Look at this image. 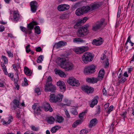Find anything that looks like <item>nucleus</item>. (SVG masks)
<instances>
[{"instance_id": "1", "label": "nucleus", "mask_w": 134, "mask_h": 134, "mask_svg": "<svg viewBox=\"0 0 134 134\" xmlns=\"http://www.w3.org/2000/svg\"><path fill=\"white\" fill-rule=\"evenodd\" d=\"M94 55L89 52L84 53L81 59L83 62L85 64H87L89 62L92 61L93 59Z\"/></svg>"}, {"instance_id": "2", "label": "nucleus", "mask_w": 134, "mask_h": 134, "mask_svg": "<svg viewBox=\"0 0 134 134\" xmlns=\"http://www.w3.org/2000/svg\"><path fill=\"white\" fill-rule=\"evenodd\" d=\"M37 24L38 23L36 22L33 21L28 24L27 29H26L25 27L23 26L20 27V29L23 32L30 34L32 33L31 31L33 29L34 25Z\"/></svg>"}, {"instance_id": "3", "label": "nucleus", "mask_w": 134, "mask_h": 134, "mask_svg": "<svg viewBox=\"0 0 134 134\" xmlns=\"http://www.w3.org/2000/svg\"><path fill=\"white\" fill-rule=\"evenodd\" d=\"M63 96L62 94H58L55 95L51 94L50 95L49 101L52 103L60 102L62 101Z\"/></svg>"}, {"instance_id": "4", "label": "nucleus", "mask_w": 134, "mask_h": 134, "mask_svg": "<svg viewBox=\"0 0 134 134\" xmlns=\"http://www.w3.org/2000/svg\"><path fill=\"white\" fill-rule=\"evenodd\" d=\"M95 65H93L86 66L85 68L84 72L85 75H90L95 71Z\"/></svg>"}, {"instance_id": "5", "label": "nucleus", "mask_w": 134, "mask_h": 134, "mask_svg": "<svg viewBox=\"0 0 134 134\" xmlns=\"http://www.w3.org/2000/svg\"><path fill=\"white\" fill-rule=\"evenodd\" d=\"M89 33V31L87 27L82 26L78 30L77 35L79 37H82L85 36Z\"/></svg>"}, {"instance_id": "6", "label": "nucleus", "mask_w": 134, "mask_h": 134, "mask_svg": "<svg viewBox=\"0 0 134 134\" xmlns=\"http://www.w3.org/2000/svg\"><path fill=\"white\" fill-rule=\"evenodd\" d=\"M104 21V19L94 23L92 26V30L94 31H96L100 29Z\"/></svg>"}, {"instance_id": "7", "label": "nucleus", "mask_w": 134, "mask_h": 134, "mask_svg": "<svg viewBox=\"0 0 134 134\" xmlns=\"http://www.w3.org/2000/svg\"><path fill=\"white\" fill-rule=\"evenodd\" d=\"M88 49V47L87 46H82L74 49V51L76 53L80 54L87 51Z\"/></svg>"}, {"instance_id": "8", "label": "nucleus", "mask_w": 134, "mask_h": 134, "mask_svg": "<svg viewBox=\"0 0 134 134\" xmlns=\"http://www.w3.org/2000/svg\"><path fill=\"white\" fill-rule=\"evenodd\" d=\"M67 82L72 86H77L80 84V83L79 82V81L76 80L73 77H70L68 80Z\"/></svg>"}, {"instance_id": "9", "label": "nucleus", "mask_w": 134, "mask_h": 134, "mask_svg": "<svg viewBox=\"0 0 134 134\" xmlns=\"http://www.w3.org/2000/svg\"><path fill=\"white\" fill-rule=\"evenodd\" d=\"M81 89L82 91L88 94L92 93L94 91L93 88L87 85L82 86Z\"/></svg>"}, {"instance_id": "10", "label": "nucleus", "mask_w": 134, "mask_h": 134, "mask_svg": "<svg viewBox=\"0 0 134 134\" xmlns=\"http://www.w3.org/2000/svg\"><path fill=\"white\" fill-rule=\"evenodd\" d=\"M56 86L52 84L51 85H49L48 86L45 85L44 90L46 92H54L56 90Z\"/></svg>"}, {"instance_id": "11", "label": "nucleus", "mask_w": 134, "mask_h": 134, "mask_svg": "<svg viewBox=\"0 0 134 134\" xmlns=\"http://www.w3.org/2000/svg\"><path fill=\"white\" fill-rule=\"evenodd\" d=\"M57 85L59 87L60 91L63 92L65 91L66 86L64 82L59 80L57 82Z\"/></svg>"}, {"instance_id": "12", "label": "nucleus", "mask_w": 134, "mask_h": 134, "mask_svg": "<svg viewBox=\"0 0 134 134\" xmlns=\"http://www.w3.org/2000/svg\"><path fill=\"white\" fill-rule=\"evenodd\" d=\"M66 61L65 58L59 57L57 58L56 62L60 67L63 68L66 63Z\"/></svg>"}, {"instance_id": "13", "label": "nucleus", "mask_w": 134, "mask_h": 134, "mask_svg": "<svg viewBox=\"0 0 134 134\" xmlns=\"http://www.w3.org/2000/svg\"><path fill=\"white\" fill-rule=\"evenodd\" d=\"M30 6L31 10L32 12L33 13L36 12L37 6V3L36 1H31L30 3Z\"/></svg>"}, {"instance_id": "14", "label": "nucleus", "mask_w": 134, "mask_h": 134, "mask_svg": "<svg viewBox=\"0 0 134 134\" xmlns=\"http://www.w3.org/2000/svg\"><path fill=\"white\" fill-rule=\"evenodd\" d=\"M69 8V5L65 4L59 5L57 7L58 10L59 11L66 10H68Z\"/></svg>"}, {"instance_id": "15", "label": "nucleus", "mask_w": 134, "mask_h": 134, "mask_svg": "<svg viewBox=\"0 0 134 134\" xmlns=\"http://www.w3.org/2000/svg\"><path fill=\"white\" fill-rule=\"evenodd\" d=\"M90 5L91 8V11L92 12L100 7L101 5V4L98 2H95L91 3Z\"/></svg>"}, {"instance_id": "16", "label": "nucleus", "mask_w": 134, "mask_h": 134, "mask_svg": "<svg viewBox=\"0 0 134 134\" xmlns=\"http://www.w3.org/2000/svg\"><path fill=\"white\" fill-rule=\"evenodd\" d=\"M73 67V65L71 63L66 62L63 68L66 71H69L72 69Z\"/></svg>"}, {"instance_id": "17", "label": "nucleus", "mask_w": 134, "mask_h": 134, "mask_svg": "<svg viewBox=\"0 0 134 134\" xmlns=\"http://www.w3.org/2000/svg\"><path fill=\"white\" fill-rule=\"evenodd\" d=\"M66 42L63 41H60L56 43L54 47H55L56 49H58L61 47H63L66 44Z\"/></svg>"}, {"instance_id": "18", "label": "nucleus", "mask_w": 134, "mask_h": 134, "mask_svg": "<svg viewBox=\"0 0 134 134\" xmlns=\"http://www.w3.org/2000/svg\"><path fill=\"white\" fill-rule=\"evenodd\" d=\"M13 103L14 104L11 107V108L12 110H15L16 107L19 108L20 103L18 100L16 99H14L13 101Z\"/></svg>"}, {"instance_id": "19", "label": "nucleus", "mask_w": 134, "mask_h": 134, "mask_svg": "<svg viewBox=\"0 0 134 134\" xmlns=\"http://www.w3.org/2000/svg\"><path fill=\"white\" fill-rule=\"evenodd\" d=\"M44 108L45 110L46 111H49L51 112L53 110V109L51 107L50 104L47 102H46L44 103Z\"/></svg>"}, {"instance_id": "20", "label": "nucleus", "mask_w": 134, "mask_h": 134, "mask_svg": "<svg viewBox=\"0 0 134 134\" xmlns=\"http://www.w3.org/2000/svg\"><path fill=\"white\" fill-rule=\"evenodd\" d=\"M99 38L100 39L97 40L96 39L93 40L92 42V44L96 46H99L102 43L103 40L101 37H100Z\"/></svg>"}, {"instance_id": "21", "label": "nucleus", "mask_w": 134, "mask_h": 134, "mask_svg": "<svg viewBox=\"0 0 134 134\" xmlns=\"http://www.w3.org/2000/svg\"><path fill=\"white\" fill-rule=\"evenodd\" d=\"M98 123V120L96 118H94L91 120L89 123V126L91 128L95 126Z\"/></svg>"}, {"instance_id": "22", "label": "nucleus", "mask_w": 134, "mask_h": 134, "mask_svg": "<svg viewBox=\"0 0 134 134\" xmlns=\"http://www.w3.org/2000/svg\"><path fill=\"white\" fill-rule=\"evenodd\" d=\"M54 71L56 74H58L61 77H63L65 76L64 73L60 70L56 68L54 70Z\"/></svg>"}, {"instance_id": "23", "label": "nucleus", "mask_w": 134, "mask_h": 134, "mask_svg": "<svg viewBox=\"0 0 134 134\" xmlns=\"http://www.w3.org/2000/svg\"><path fill=\"white\" fill-rule=\"evenodd\" d=\"M98 99L97 97H96L93 99L91 104H90V106L91 107L93 108L95 105H97L98 102Z\"/></svg>"}, {"instance_id": "24", "label": "nucleus", "mask_w": 134, "mask_h": 134, "mask_svg": "<svg viewBox=\"0 0 134 134\" xmlns=\"http://www.w3.org/2000/svg\"><path fill=\"white\" fill-rule=\"evenodd\" d=\"M87 19V18L86 17H85L82 19H81L79 20L76 24L74 26H77L80 25L81 24L85 23L86 22Z\"/></svg>"}, {"instance_id": "25", "label": "nucleus", "mask_w": 134, "mask_h": 134, "mask_svg": "<svg viewBox=\"0 0 134 134\" xmlns=\"http://www.w3.org/2000/svg\"><path fill=\"white\" fill-rule=\"evenodd\" d=\"M19 14L18 12L14 11L13 12V18L14 20L17 21L19 20Z\"/></svg>"}, {"instance_id": "26", "label": "nucleus", "mask_w": 134, "mask_h": 134, "mask_svg": "<svg viewBox=\"0 0 134 134\" xmlns=\"http://www.w3.org/2000/svg\"><path fill=\"white\" fill-rule=\"evenodd\" d=\"M84 13L83 10L81 8H79L76 10L75 14L77 16H80L83 14Z\"/></svg>"}, {"instance_id": "27", "label": "nucleus", "mask_w": 134, "mask_h": 134, "mask_svg": "<svg viewBox=\"0 0 134 134\" xmlns=\"http://www.w3.org/2000/svg\"><path fill=\"white\" fill-rule=\"evenodd\" d=\"M42 108L41 107L39 106L37 108L35 109L34 110V114L37 115H40L42 111Z\"/></svg>"}, {"instance_id": "28", "label": "nucleus", "mask_w": 134, "mask_h": 134, "mask_svg": "<svg viewBox=\"0 0 134 134\" xmlns=\"http://www.w3.org/2000/svg\"><path fill=\"white\" fill-rule=\"evenodd\" d=\"M9 119L8 121H6L5 120H4L2 121L3 124V125H7L8 124H10V122L12 121L13 120V118L12 116L11 115H10L9 116Z\"/></svg>"}, {"instance_id": "29", "label": "nucleus", "mask_w": 134, "mask_h": 134, "mask_svg": "<svg viewBox=\"0 0 134 134\" xmlns=\"http://www.w3.org/2000/svg\"><path fill=\"white\" fill-rule=\"evenodd\" d=\"M82 8L84 13H87L88 12H91L90 5V6H87L85 7H82Z\"/></svg>"}, {"instance_id": "30", "label": "nucleus", "mask_w": 134, "mask_h": 134, "mask_svg": "<svg viewBox=\"0 0 134 134\" xmlns=\"http://www.w3.org/2000/svg\"><path fill=\"white\" fill-rule=\"evenodd\" d=\"M64 119L62 116H57L55 118V121L59 123L63 122Z\"/></svg>"}, {"instance_id": "31", "label": "nucleus", "mask_w": 134, "mask_h": 134, "mask_svg": "<svg viewBox=\"0 0 134 134\" xmlns=\"http://www.w3.org/2000/svg\"><path fill=\"white\" fill-rule=\"evenodd\" d=\"M24 71L25 74L28 76H30L31 74V70L26 66L24 67Z\"/></svg>"}, {"instance_id": "32", "label": "nucleus", "mask_w": 134, "mask_h": 134, "mask_svg": "<svg viewBox=\"0 0 134 134\" xmlns=\"http://www.w3.org/2000/svg\"><path fill=\"white\" fill-rule=\"evenodd\" d=\"M47 122L50 124H53L55 120V119L53 116L48 117L47 119Z\"/></svg>"}, {"instance_id": "33", "label": "nucleus", "mask_w": 134, "mask_h": 134, "mask_svg": "<svg viewBox=\"0 0 134 134\" xmlns=\"http://www.w3.org/2000/svg\"><path fill=\"white\" fill-rule=\"evenodd\" d=\"M73 42L74 43H79L84 42L85 41L82 39L80 38H75L73 40Z\"/></svg>"}, {"instance_id": "34", "label": "nucleus", "mask_w": 134, "mask_h": 134, "mask_svg": "<svg viewBox=\"0 0 134 134\" xmlns=\"http://www.w3.org/2000/svg\"><path fill=\"white\" fill-rule=\"evenodd\" d=\"M61 128V127L59 126L56 125L52 128L51 130V132L52 133H55L59 129Z\"/></svg>"}, {"instance_id": "35", "label": "nucleus", "mask_w": 134, "mask_h": 134, "mask_svg": "<svg viewBox=\"0 0 134 134\" xmlns=\"http://www.w3.org/2000/svg\"><path fill=\"white\" fill-rule=\"evenodd\" d=\"M52 80L51 77L50 76H49L47 79L45 85L48 86L49 85H51L52 84Z\"/></svg>"}, {"instance_id": "36", "label": "nucleus", "mask_w": 134, "mask_h": 134, "mask_svg": "<svg viewBox=\"0 0 134 134\" xmlns=\"http://www.w3.org/2000/svg\"><path fill=\"white\" fill-rule=\"evenodd\" d=\"M126 80V77L124 76H122L121 77V79H118V83L119 85L120 83H124Z\"/></svg>"}, {"instance_id": "37", "label": "nucleus", "mask_w": 134, "mask_h": 134, "mask_svg": "<svg viewBox=\"0 0 134 134\" xmlns=\"http://www.w3.org/2000/svg\"><path fill=\"white\" fill-rule=\"evenodd\" d=\"M35 32L37 34H40L41 31L40 30V27L38 26H36L35 27Z\"/></svg>"}, {"instance_id": "38", "label": "nucleus", "mask_w": 134, "mask_h": 134, "mask_svg": "<svg viewBox=\"0 0 134 134\" xmlns=\"http://www.w3.org/2000/svg\"><path fill=\"white\" fill-rule=\"evenodd\" d=\"M43 56L42 55H40L37 58V63H40L43 60Z\"/></svg>"}, {"instance_id": "39", "label": "nucleus", "mask_w": 134, "mask_h": 134, "mask_svg": "<svg viewBox=\"0 0 134 134\" xmlns=\"http://www.w3.org/2000/svg\"><path fill=\"white\" fill-rule=\"evenodd\" d=\"M113 108L114 107L113 105L110 106L109 108L108 109L106 110V112L109 114L113 110Z\"/></svg>"}, {"instance_id": "40", "label": "nucleus", "mask_w": 134, "mask_h": 134, "mask_svg": "<svg viewBox=\"0 0 134 134\" xmlns=\"http://www.w3.org/2000/svg\"><path fill=\"white\" fill-rule=\"evenodd\" d=\"M68 15L66 14H64L61 15L60 16V18L62 19H65L67 18Z\"/></svg>"}, {"instance_id": "41", "label": "nucleus", "mask_w": 134, "mask_h": 134, "mask_svg": "<svg viewBox=\"0 0 134 134\" xmlns=\"http://www.w3.org/2000/svg\"><path fill=\"white\" fill-rule=\"evenodd\" d=\"M31 129L32 130L35 131H37L39 130V127H36L34 126H31Z\"/></svg>"}, {"instance_id": "42", "label": "nucleus", "mask_w": 134, "mask_h": 134, "mask_svg": "<svg viewBox=\"0 0 134 134\" xmlns=\"http://www.w3.org/2000/svg\"><path fill=\"white\" fill-rule=\"evenodd\" d=\"M16 78L14 79V83L15 85H18V79H19L18 76V74L17 73L16 74Z\"/></svg>"}, {"instance_id": "43", "label": "nucleus", "mask_w": 134, "mask_h": 134, "mask_svg": "<svg viewBox=\"0 0 134 134\" xmlns=\"http://www.w3.org/2000/svg\"><path fill=\"white\" fill-rule=\"evenodd\" d=\"M87 112V111H85L84 112H83L80 113L79 115V118L81 119H82L83 118V116L85 115V114Z\"/></svg>"}, {"instance_id": "44", "label": "nucleus", "mask_w": 134, "mask_h": 134, "mask_svg": "<svg viewBox=\"0 0 134 134\" xmlns=\"http://www.w3.org/2000/svg\"><path fill=\"white\" fill-rule=\"evenodd\" d=\"M2 58L4 61V63L5 64H7L8 63V59L4 55L2 56Z\"/></svg>"}, {"instance_id": "45", "label": "nucleus", "mask_w": 134, "mask_h": 134, "mask_svg": "<svg viewBox=\"0 0 134 134\" xmlns=\"http://www.w3.org/2000/svg\"><path fill=\"white\" fill-rule=\"evenodd\" d=\"M88 132V131L86 129L81 130L80 132V134H86Z\"/></svg>"}, {"instance_id": "46", "label": "nucleus", "mask_w": 134, "mask_h": 134, "mask_svg": "<svg viewBox=\"0 0 134 134\" xmlns=\"http://www.w3.org/2000/svg\"><path fill=\"white\" fill-rule=\"evenodd\" d=\"M24 83H23L22 85L23 86H26L28 85V83L27 82V80L26 78H24Z\"/></svg>"}, {"instance_id": "47", "label": "nucleus", "mask_w": 134, "mask_h": 134, "mask_svg": "<svg viewBox=\"0 0 134 134\" xmlns=\"http://www.w3.org/2000/svg\"><path fill=\"white\" fill-rule=\"evenodd\" d=\"M104 69L101 70L99 72V75L102 76H104Z\"/></svg>"}, {"instance_id": "48", "label": "nucleus", "mask_w": 134, "mask_h": 134, "mask_svg": "<svg viewBox=\"0 0 134 134\" xmlns=\"http://www.w3.org/2000/svg\"><path fill=\"white\" fill-rule=\"evenodd\" d=\"M35 92L37 94L39 95L41 94V92L40 91V89L38 88H36L35 90Z\"/></svg>"}, {"instance_id": "49", "label": "nucleus", "mask_w": 134, "mask_h": 134, "mask_svg": "<svg viewBox=\"0 0 134 134\" xmlns=\"http://www.w3.org/2000/svg\"><path fill=\"white\" fill-rule=\"evenodd\" d=\"M97 114H99L100 112V107L99 105H98L97 107Z\"/></svg>"}, {"instance_id": "50", "label": "nucleus", "mask_w": 134, "mask_h": 134, "mask_svg": "<svg viewBox=\"0 0 134 134\" xmlns=\"http://www.w3.org/2000/svg\"><path fill=\"white\" fill-rule=\"evenodd\" d=\"M7 52L8 54V56L10 57H13V54L10 51H7Z\"/></svg>"}, {"instance_id": "51", "label": "nucleus", "mask_w": 134, "mask_h": 134, "mask_svg": "<svg viewBox=\"0 0 134 134\" xmlns=\"http://www.w3.org/2000/svg\"><path fill=\"white\" fill-rule=\"evenodd\" d=\"M126 114L127 112L125 111L124 113H123L122 114H121V115L123 118H126Z\"/></svg>"}, {"instance_id": "52", "label": "nucleus", "mask_w": 134, "mask_h": 134, "mask_svg": "<svg viewBox=\"0 0 134 134\" xmlns=\"http://www.w3.org/2000/svg\"><path fill=\"white\" fill-rule=\"evenodd\" d=\"M71 113L74 115H76L77 114V110L75 109L72 110L71 111Z\"/></svg>"}, {"instance_id": "53", "label": "nucleus", "mask_w": 134, "mask_h": 134, "mask_svg": "<svg viewBox=\"0 0 134 134\" xmlns=\"http://www.w3.org/2000/svg\"><path fill=\"white\" fill-rule=\"evenodd\" d=\"M103 93V95H106L107 94V92L105 89V88H103L102 90Z\"/></svg>"}, {"instance_id": "54", "label": "nucleus", "mask_w": 134, "mask_h": 134, "mask_svg": "<svg viewBox=\"0 0 134 134\" xmlns=\"http://www.w3.org/2000/svg\"><path fill=\"white\" fill-rule=\"evenodd\" d=\"M36 51L38 52H40L42 50V49L40 47H38L36 48Z\"/></svg>"}, {"instance_id": "55", "label": "nucleus", "mask_w": 134, "mask_h": 134, "mask_svg": "<svg viewBox=\"0 0 134 134\" xmlns=\"http://www.w3.org/2000/svg\"><path fill=\"white\" fill-rule=\"evenodd\" d=\"M121 13V10L119 9L117 14V17L118 18H119L120 17Z\"/></svg>"}, {"instance_id": "56", "label": "nucleus", "mask_w": 134, "mask_h": 134, "mask_svg": "<svg viewBox=\"0 0 134 134\" xmlns=\"http://www.w3.org/2000/svg\"><path fill=\"white\" fill-rule=\"evenodd\" d=\"M86 81L88 82L93 83L92 78V79H91L90 78H87L86 79Z\"/></svg>"}, {"instance_id": "57", "label": "nucleus", "mask_w": 134, "mask_h": 134, "mask_svg": "<svg viewBox=\"0 0 134 134\" xmlns=\"http://www.w3.org/2000/svg\"><path fill=\"white\" fill-rule=\"evenodd\" d=\"M4 29V26L2 25H0V31L2 32Z\"/></svg>"}, {"instance_id": "58", "label": "nucleus", "mask_w": 134, "mask_h": 134, "mask_svg": "<svg viewBox=\"0 0 134 134\" xmlns=\"http://www.w3.org/2000/svg\"><path fill=\"white\" fill-rule=\"evenodd\" d=\"M103 76H100V75H99L98 77V80L100 81L102 80V79L103 77Z\"/></svg>"}, {"instance_id": "59", "label": "nucleus", "mask_w": 134, "mask_h": 134, "mask_svg": "<svg viewBox=\"0 0 134 134\" xmlns=\"http://www.w3.org/2000/svg\"><path fill=\"white\" fill-rule=\"evenodd\" d=\"M92 80L93 83H96L98 81V80L96 78H92Z\"/></svg>"}, {"instance_id": "60", "label": "nucleus", "mask_w": 134, "mask_h": 134, "mask_svg": "<svg viewBox=\"0 0 134 134\" xmlns=\"http://www.w3.org/2000/svg\"><path fill=\"white\" fill-rule=\"evenodd\" d=\"M38 107H37V105L36 104H34L32 106V108L34 110L35 109L37 108Z\"/></svg>"}, {"instance_id": "61", "label": "nucleus", "mask_w": 134, "mask_h": 134, "mask_svg": "<svg viewBox=\"0 0 134 134\" xmlns=\"http://www.w3.org/2000/svg\"><path fill=\"white\" fill-rule=\"evenodd\" d=\"M77 124V125H79V124H81L82 122V121L80 120H77L75 122Z\"/></svg>"}, {"instance_id": "62", "label": "nucleus", "mask_w": 134, "mask_h": 134, "mask_svg": "<svg viewBox=\"0 0 134 134\" xmlns=\"http://www.w3.org/2000/svg\"><path fill=\"white\" fill-rule=\"evenodd\" d=\"M20 112H16V117L18 119H19L20 118Z\"/></svg>"}, {"instance_id": "63", "label": "nucleus", "mask_w": 134, "mask_h": 134, "mask_svg": "<svg viewBox=\"0 0 134 134\" xmlns=\"http://www.w3.org/2000/svg\"><path fill=\"white\" fill-rule=\"evenodd\" d=\"M65 114L67 117L68 118H69L70 117V116L69 115V114L67 110L65 111Z\"/></svg>"}, {"instance_id": "64", "label": "nucleus", "mask_w": 134, "mask_h": 134, "mask_svg": "<svg viewBox=\"0 0 134 134\" xmlns=\"http://www.w3.org/2000/svg\"><path fill=\"white\" fill-rule=\"evenodd\" d=\"M106 57V55L104 54H103V55L102 57H101L100 59L102 60H103L104 59H105Z\"/></svg>"}]
</instances>
